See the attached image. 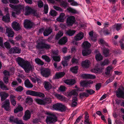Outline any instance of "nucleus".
<instances>
[{
    "mask_svg": "<svg viewBox=\"0 0 124 124\" xmlns=\"http://www.w3.org/2000/svg\"><path fill=\"white\" fill-rule=\"evenodd\" d=\"M16 61L19 65L27 73H29L30 70L33 69V66L31 65L29 62L25 61L20 57H18L16 59Z\"/></svg>",
    "mask_w": 124,
    "mask_h": 124,
    "instance_id": "f257e3e1",
    "label": "nucleus"
},
{
    "mask_svg": "<svg viewBox=\"0 0 124 124\" xmlns=\"http://www.w3.org/2000/svg\"><path fill=\"white\" fill-rule=\"evenodd\" d=\"M26 94L35 97H44L45 95L44 93L40 92H38L35 91L31 90H28L26 92Z\"/></svg>",
    "mask_w": 124,
    "mask_h": 124,
    "instance_id": "f03ea898",
    "label": "nucleus"
},
{
    "mask_svg": "<svg viewBox=\"0 0 124 124\" xmlns=\"http://www.w3.org/2000/svg\"><path fill=\"white\" fill-rule=\"evenodd\" d=\"M53 108L54 109L58 110L63 112L66 110L65 107L62 104L60 103H57L54 104L53 106Z\"/></svg>",
    "mask_w": 124,
    "mask_h": 124,
    "instance_id": "7ed1b4c3",
    "label": "nucleus"
},
{
    "mask_svg": "<svg viewBox=\"0 0 124 124\" xmlns=\"http://www.w3.org/2000/svg\"><path fill=\"white\" fill-rule=\"evenodd\" d=\"M51 116H48L46 119V122L47 124L54 123L57 121V117L55 116V115L53 114L50 113Z\"/></svg>",
    "mask_w": 124,
    "mask_h": 124,
    "instance_id": "20e7f679",
    "label": "nucleus"
},
{
    "mask_svg": "<svg viewBox=\"0 0 124 124\" xmlns=\"http://www.w3.org/2000/svg\"><path fill=\"white\" fill-rule=\"evenodd\" d=\"M9 6L12 9H14L16 11V14H19L20 12V10L23 9L24 8L23 5H19L17 6L14 5L12 4H10Z\"/></svg>",
    "mask_w": 124,
    "mask_h": 124,
    "instance_id": "39448f33",
    "label": "nucleus"
},
{
    "mask_svg": "<svg viewBox=\"0 0 124 124\" xmlns=\"http://www.w3.org/2000/svg\"><path fill=\"white\" fill-rule=\"evenodd\" d=\"M41 75L45 78H48L51 76V70L47 68L43 69L41 70L40 71Z\"/></svg>",
    "mask_w": 124,
    "mask_h": 124,
    "instance_id": "423d86ee",
    "label": "nucleus"
},
{
    "mask_svg": "<svg viewBox=\"0 0 124 124\" xmlns=\"http://www.w3.org/2000/svg\"><path fill=\"white\" fill-rule=\"evenodd\" d=\"M2 107L4 108L7 111H9L10 110L11 108L9 100L6 99L3 102L2 104Z\"/></svg>",
    "mask_w": 124,
    "mask_h": 124,
    "instance_id": "0eeeda50",
    "label": "nucleus"
},
{
    "mask_svg": "<svg viewBox=\"0 0 124 124\" xmlns=\"http://www.w3.org/2000/svg\"><path fill=\"white\" fill-rule=\"evenodd\" d=\"M6 29L5 34L8 37H13L14 32L11 27H6Z\"/></svg>",
    "mask_w": 124,
    "mask_h": 124,
    "instance_id": "6e6552de",
    "label": "nucleus"
},
{
    "mask_svg": "<svg viewBox=\"0 0 124 124\" xmlns=\"http://www.w3.org/2000/svg\"><path fill=\"white\" fill-rule=\"evenodd\" d=\"M9 52L11 54H20L21 52V49L19 47L15 46L10 49Z\"/></svg>",
    "mask_w": 124,
    "mask_h": 124,
    "instance_id": "1a4fd4ad",
    "label": "nucleus"
},
{
    "mask_svg": "<svg viewBox=\"0 0 124 124\" xmlns=\"http://www.w3.org/2000/svg\"><path fill=\"white\" fill-rule=\"evenodd\" d=\"M33 24L30 21L27 19L25 20L24 23V27L27 29H30L32 27Z\"/></svg>",
    "mask_w": 124,
    "mask_h": 124,
    "instance_id": "9d476101",
    "label": "nucleus"
},
{
    "mask_svg": "<svg viewBox=\"0 0 124 124\" xmlns=\"http://www.w3.org/2000/svg\"><path fill=\"white\" fill-rule=\"evenodd\" d=\"M12 27L16 31L20 30L21 28V26L19 24L15 21L13 22L12 23Z\"/></svg>",
    "mask_w": 124,
    "mask_h": 124,
    "instance_id": "9b49d317",
    "label": "nucleus"
},
{
    "mask_svg": "<svg viewBox=\"0 0 124 124\" xmlns=\"http://www.w3.org/2000/svg\"><path fill=\"white\" fill-rule=\"evenodd\" d=\"M75 19V17L71 16L68 17L67 20V23L68 26L72 25L74 23Z\"/></svg>",
    "mask_w": 124,
    "mask_h": 124,
    "instance_id": "f8f14e48",
    "label": "nucleus"
},
{
    "mask_svg": "<svg viewBox=\"0 0 124 124\" xmlns=\"http://www.w3.org/2000/svg\"><path fill=\"white\" fill-rule=\"evenodd\" d=\"M116 95L118 97H121L124 99V90L119 88L116 91Z\"/></svg>",
    "mask_w": 124,
    "mask_h": 124,
    "instance_id": "ddd939ff",
    "label": "nucleus"
},
{
    "mask_svg": "<svg viewBox=\"0 0 124 124\" xmlns=\"http://www.w3.org/2000/svg\"><path fill=\"white\" fill-rule=\"evenodd\" d=\"M84 37L83 33L80 32L74 37V40L76 41H79L82 39Z\"/></svg>",
    "mask_w": 124,
    "mask_h": 124,
    "instance_id": "4468645a",
    "label": "nucleus"
},
{
    "mask_svg": "<svg viewBox=\"0 0 124 124\" xmlns=\"http://www.w3.org/2000/svg\"><path fill=\"white\" fill-rule=\"evenodd\" d=\"M65 74V73L63 72H57L54 76L53 78L54 79H57L62 78Z\"/></svg>",
    "mask_w": 124,
    "mask_h": 124,
    "instance_id": "2eb2a0df",
    "label": "nucleus"
},
{
    "mask_svg": "<svg viewBox=\"0 0 124 124\" xmlns=\"http://www.w3.org/2000/svg\"><path fill=\"white\" fill-rule=\"evenodd\" d=\"M90 64V62L89 60H86L82 61V66L84 68H88L89 67Z\"/></svg>",
    "mask_w": 124,
    "mask_h": 124,
    "instance_id": "dca6fc26",
    "label": "nucleus"
},
{
    "mask_svg": "<svg viewBox=\"0 0 124 124\" xmlns=\"http://www.w3.org/2000/svg\"><path fill=\"white\" fill-rule=\"evenodd\" d=\"M8 94L4 92H0V96L1 101H3L5 100L9 96Z\"/></svg>",
    "mask_w": 124,
    "mask_h": 124,
    "instance_id": "f3484780",
    "label": "nucleus"
},
{
    "mask_svg": "<svg viewBox=\"0 0 124 124\" xmlns=\"http://www.w3.org/2000/svg\"><path fill=\"white\" fill-rule=\"evenodd\" d=\"M31 116V113L28 110L26 111L25 113V115L23 117V119L25 120H27L29 119Z\"/></svg>",
    "mask_w": 124,
    "mask_h": 124,
    "instance_id": "a211bd4d",
    "label": "nucleus"
},
{
    "mask_svg": "<svg viewBox=\"0 0 124 124\" xmlns=\"http://www.w3.org/2000/svg\"><path fill=\"white\" fill-rule=\"evenodd\" d=\"M52 30L51 28L49 27L46 28L43 32V34L45 36H47L52 32Z\"/></svg>",
    "mask_w": 124,
    "mask_h": 124,
    "instance_id": "6ab92c4d",
    "label": "nucleus"
},
{
    "mask_svg": "<svg viewBox=\"0 0 124 124\" xmlns=\"http://www.w3.org/2000/svg\"><path fill=\"white\" fill-rule=\"evenodd\" d=\"M65 18V14L64 13H61L59 16L56 19L57 20L58 22H63Z\"/></svg>",
    "mask_w": 124,
    "mask_h": 124,
    "instance_id": "aec40b11",
    "label": "nucleus"
},
{
    "mask_svg": "<svg viewBox=\"0 0 124 124\" xmlns=\"http://www.w3.org/2000/svg\"><path fill=\"white\" fill-rule=\"evenodd\" d=\"M33 10L29 6H26L25 7V15H29L30 14H32L33 11Z\"/></svg>",
    "mask_w": 124,
    "mask_h": 124,
    "instance_id": "412c9836",
    "label": "nucleus"
},
{
    "mask_svg": "<svg viewBox=\"0 0 124 124\" xmlns=\"http://www.w3.org/2000/svg\"><path fill=\"white\" fill-rule=\"evenodd\" d=\"M24 84L25 86L27 88H31L33 87V85L30 83L28 79L25 81Z\"/></svg>",
    "mask_w": 124,
    "mask_h": 124,
    "instance_id": "4be33fe9",
    "label": "nucleus"
},
{
    "mask_svg": "<svg viewBox=\"0 0 124 124\" xmlns=\"http://www.w3.org/2000/svg\"><path fill=\"white\" fill-rule=\"evenodd\" d=\"M2 20L5 22L8 23L10 22V18L9 14H7L5 16H3Z\"/></svg>",
    "mask_w": 124,
    "mask_h": 124,
    "instance_id": "5701e85b",
    "label": "nucleus"
},
{
    "mask_svg": "<svg viewBox=\"0 0 124 124\" xmlns=\"http://www.w3.org/2000/svg\"><path fill=\"white\" fill-rule=\"evenodd\" d=\"M64 82L67 85H72L75 83L76 81L74 79H66L64 80Z\"/></svg>",
    "mask_w": 124,
    "mask_h": 124,
    "instance_id": "b1692460",
    "label": "nucleus"
},
{
    "mask_svg": "<svg viewBox=\"0 0 124 124\" xmlns=\"http://www.w3.org/2000/svg\"><path fill=\"white\" fill-rule=\"evenodd\" d=\"M0 88L5 90H8L9 89L7 86L5 85L2 81L1 80H0Z\"/></svg>",
    "mask_w": 124,
    "mask_h": 124,
    "instance_id": "393cba45",
    "label": "nucleus"
},
{
    "mask_svg": "<svg viewBox=\"0 0 124 124\" xmlns=\"http://www.w3.org/2000/svg\"><path fill=\"white\" fill-rule=\"evenodd\" d=\"M99 51L97 50H96L95 52L96 53H98L95 56V58L97 61H99L101 60L103 58L102 57L100 53H98Z\"/></svg>",
    "mask_w": 124,
    "mask_h": 124,
    "instance_id": "a878e982",
    "label": "nucleus"
},
{
    "mask_svg": "<svg viewBox=\"0 0 124 124\" xmlns=\"http://www.w3.org/2000/svg\"><path fill=\"white\" fill-rule=\"evenodd\" d=\"M44 87L46 90H48L51 88L52 85L50 82L45 81L44 83Z\"/></svg>",
    "mask_w": 124,
    "mask_h": 124,
    "instance_id": "bb28decb",
    "label": "nucleus"
},
{
    "mask_svg": "<svg viewBox=\"0 0 124 124\" xmlns=\"http://www.w3.org/2000/svg\"><path fill=\"white\" fill-rule=\"evenodd\" d=\"M113 29L118 31L122 29V24L120 23H116L112 26Z\"/></svg>",
    "mask_w": 124,
    "mask_h": 124,
    "instance_id": "cd10ccee",
    "label": "nucleus"
},
{
    "mask_svg": "<svg viewBox=\"0 0 124 124\" xmlns=\"http://www.w3.org/2000/svg\"><path fill=\"white\" fill-rule=\"evenodd\" d=\"M82 54L84 56L88 55L90 54L91 51L88 48L85 49L82 51Z\"/></svg>",
    "mask_w": 124,
    "mask_h": 124,
    "instance_id": "c85d7f7f",
    "label": "nucleus"
},
{
    "mask_svg": "<svg viewBox=\"0 0 124 124\" xmlns=\"http://www.w3.org/2000/svg\"><path fill=\"white\" fill-rule=\"evenodd\" d=\"M67 94V96L68 97H71L73 95L76 96L78 95V93L75 90L68 92Z\"/></svg>",
    "mask_w": 124,
    "mask_h": 124,
    "instance_id": "c756f323",
    "label": "nucleus"
},
{
    "mask_svg": "<svg viewBox=\"0 0 124 124\" xmlns=\"http://www.w3.org/2000/svg\"><path fill=\"white\" fill-rule=\"evenodd\" d=\"M67 41V37H64L59 40L58 43L60 44H64L66 43Z\"/></svg>",
    "mask_w": 124,
    "mask_h": 124,
    "instance_id": "7c9ffc66",
    "label": "nucleus"
},
{
    "mask_svg": "<svg viewBox=\"0 0 124 124\" xmlns=\"http://www.w3.org/2000/svg\"><path fill=\"white\" fill-rule=\"evenodd\" d=\"M18 118L14 117L13 116H11L9 117V122L12 123H16L17 121Z\"/></svg>",
    "mask_w": 124,
    "mask_h": 124,
    "instance_id": "2f4dec72",
    "label": "nucleus"
},
{
    "mask_svg": "<svg viewBox=\"0 0 124 124\" xmlns=\"http://www.w3.org/2000/svg\"><path fill=\"white\" fill-rule=\"evenodd\" d=\"M44 42L41 41L38 43L36 46V48L38 49H43Z\"/></svg>",
    "mask_w": 124,
    "mask_h": 124,
    "instance_id": "473e14b6",
    "label": "nucleus"
},
{
    "mask_svg": "<svg viewBox=\"0 0 124 124\" xmlns=\"http://www.w3.org/2000/svg\"><path fill=\"white\" fill-rule=\"evenodd\" d=\"M112 69L113 67L112 66L110 65L108 66L106 68L105 72V74L107 75H108L110 74V70Z\"/></svg>",
    "mask_w": 124,
    "mask_h": 124,
    "instance_id": "72a5a7b5",
    "label": "nucleus"
},
{
    "mask_svg": "<svg viewBox=\"0 0 124 124\" xmlns=\"http://www.w3.org/2000/svg\"><path fill=\"white\" fill-rule=\"evenodd\" d=\"M76 31L75 30H69L66 32V34L69 36H72L75 33Z\"/></svg>",
    "mask_w": 124,
    "mask_h": 124,
    "instance_id": "f704fd0d",
    "label": "nucleus"
},
{
    "mask_svg": "<svg viewBox=\"0 0 124 124\" xmlns=\"http://www.w3.org/2000/svg\"><path fill=\"white\" fill-rule=\"evenodd\" d=\"M3 46L1 47L2 48H6L8 49H10L11 47V45H10L9 43L8 42H5L3 45Z\"/></svg>",
    "mask_w": 124,
    "mask_h": 124,
    "instance_id": "c9c22d12",
    "label": "nucleus"
},
{
    "mask_svg": "<svg viewBox=\"0 0 124 124\" xmlns=\"http://www.w3.org/2000/svg\"><path fill=\"white\" fill-rule=\"evenodd\" d=\"M91 46L90 44L86 41L83 42L82 45V47L85 48H87L90 47Z\"/></svg>",
    "mask_w": 124,
    "mask_h": 124,
    "instance_id": "e433bc0d",
    "label": "nucleus"
},
{
    "mask_svg": "<svg viewBox=\"0 0 124 124\" xmlns=\"http://www.w3.org/2000/svg\"><path fill=\"white\" fill-rule=\"evenodd\" d=\"M55 96L58 99L61 101H63L65 99L64 97L61 94H55Z\"/></svg>",
    "mask_w": 124,
    "mask_h": 124,
    "instance_id": "4c0bfd02",
    "label": "nucleus"
},
{
    "mask_svg": "<svg viewBox=\"0 0 124 124\" xmlns=\"http://www.w3.org/2000/svg\"><path fill=\"white\" fill-rule=\"evenodd\" d=\"M67 10L68 12L72 13L77 14L78 13L77 11L75 9L70 7L67 8Z\"/></svg>",
    "mask_w": 124,
    "mask_h": 124,
    "instance_id": "58836bf2",
    "label": "nucleus"
},
{
    "mask_svg": "<svg viewBox=\"0 0 124 124\" xmlns=\"http://www.w3.org/2000/svg\"><path fill=\"white\" fill-rule=\"evenodd\" d=\"M63 34L62 31H60L56 35V39L57 40L58 39L63 35Z\"/></svg>",
    "mask_w": 124,
    "mask_h": 124,
    "instance_id": "ea45409f",
    "label": "nucleus"
},
{
    "mask_svg": "<svg viewBox=\"0 0 124 124\" xmlns=\"http://www.w3.org/2000/svg\"><path fill=\"white\" fill-rule=\"evenodd\" d=\"M23 110V108L20 105H19L18 107L14 110L15 113H17L18 112L22 111Z\"/></svg>",
    "mask_w": 124,
    "mask_h": 124,
    "instance_id": "a19ab883",
    "label": "nucleus"
},
{
    "mask_svg": "<svg viewBox=\"0 0 124 124\" xmlns=\"http://www.w3.org/2000/svg\"><path fill=\"white\" fill-rule=\"evenodd\" d=\"M110 62L108 59H106L104 60L103 61L101 62V66H104L108 65L109 63Z\"/></svg>",
    "mask_w": 124,
    "mask_h": 124,
    "instance_id": "79ce46f5",
    "label": "nucleus"
},
{
    "mask_svg": "<svg viewBox=\"0 0 124 124\" xmlns=\"http://www.w3.org/2000/svg\"><path fill=\"white\" fill-rule=\"evenodd\" d=\"M52 57L54 60L55 61L59 62L60 61V58L59 56L52 55Z\"/></svg>",
    "mask_w": 124,
    "mask_h": 124,
    "instance_id": "37998d69",
    "label": "nucleus"
},
{
    "mask_svg": "<svg viewBox=\"0 0 124 124\" xmlns=\"http://www.w3.org/2000/svg\"><path fill=\"white\" fill-rule=\"evenodd\" d=\"M80 84L83 87H87L89 86L87 81H81L80 82Z\"/></svg>",
    "mask_w": 124,
    "mask_h": 124,
    "instance_id": "c03bdc74",
    "label": "nucleus"
},
{
    "mask_svg": "<svg viewBox=\"0 0 124 124\" xmlns=\"http://www.w3.org/2000/svg\"><path fill=\"white\" fill-rule=\"evenodd\" d=\"M78 69V66H77L71 68L70 69L71 71L73 73H77Z\"/></svg>",
    "mask_w": 124,
    "mask_h": 124,
    "instance_id": "a18cd8bd",
    "label": "nucleus"
},
{
    "mask_svg": "<svg viewBox=\"0 0 124 124\" xmlns=\"http://www.w3.org/2000/svg\"><path fill=\"white\" fill-rule=\"evenodd\" d=\"M33 99L31 97H27L25 100V102L26 103L30 104L33 102Z\"/></svg>",
    "mask_w": 124,
    "mask_h": 124,
    "instance_id": "49530a36",
    "label": "nucleus"
},
{
    "mask_svg": "<svg viewBox=\"0 0 124 124\" xmlns=\"http://www.w3.org/2000/svg\"><path fill=\"white\" fill-rule=\"evenodd\" d=\"M35 61L38 64L43 65L44 64V62L39 58L36 59H35Z\"/></svg>",
    "mask_w": 124,
    "mask_h": 124,
    "instance_id": "de8ad7c7",
    "label": "nucleus"
},
{
    "mask_svg": "<svg viewBox=\"0 0 124 124\" xmlns=\"http://www.w3.org/2000/svg\"><path fill=\"white\" fill-rule=\"evenodd\" d=\"M51 45L48 44L44 42L43 49H48L50 48Z\"/></svg>",
    "mask_w": 124,
    "mask_h": 124,
    "instance_id": "09e8293b",
    "label": "nucleus"
},
{
    "mask_svg": "<svg viewBox=\"0 0 124 124\" xmlns=\"http://www.w3.org/2000/svg\"><path fill=\"white\" fill-rule=\"evenodd\" d=\"M109 52V50L108 49L106 48L103 49V52L104 55L105 57H107L108 56Z\"/></svg>",
    "mask_w": 124,
    "mask_h": 124,
    "instance_id": "8fccbe9b",
    "label": "nucleus"
},
{
    "mask_svg": "<svg viewBox=\"0 0 124 124\" xmlns=\"http://www.w3.org/2000/svg\"><path fill=\"white\" fill-rule=\"evenodd\" d=\"M42 58L45 60L46 61L48 62H49L51 60L50 59L49 57L46 55H43L42 56Z\"/></svg>",
    "mask_w": 124,
    "mask_h": 124,
    "instance_id": "3c124183",
    "label": "nucleus"
},
{
    "mask_svg": "<svg viewBox=\"0 0 124 124\" xmlns=\"http://www.w3.org/2000/svg\"><path fill=\"white\" fill-rule=\"evenodd\" d=\"M35 101L38 104H44V102L43 100L39 99H36Z\"/></svg>",
    "mask_w": 124,
    "mask_h": 124,
    "instance_id": "603ef678",
    "label": "nucleus"
},
{
    "mask_svg": "<svg viewBox=\"0 0 124 124\" xmlns=\"http://www.w3.org/2000/svg\"><path fill=\"white\" fill-rule=\"evenodd\" d=\"M71 62L72 63H75L77 64H78V60L74 57L71 60Z\"/></svg>",
    "mask_w": 124,
    "mask_h": 124,
    "instance_id": "864d4df0",
    "label": "nucleus"
},
{
    "mask_svg": "<svg viewBox=\"0 0 124 124\" xmlns=\"http://www.w3.org/2000/svg\"><path fill=\"white\" fill-rule=\"evenodd\" d=\"M91 70L93 72L97 73L100 71V69L99 68H94L91 69Z\"/></svg>",
    "mask_w": 124,
    "mask_h": 124,
    "instance_id": "5fc2aeb1",
    "label": "nucleus"
},
{
    "mask_svg": "<svg viewBox=\"0 0 124 124\" xmlns=\"http://www.w3.org/2000/svg\"><path fill=\"white\" fill-rule=\"evenodd\" d=\"M3 73L4 76L8 77L10 75L9 72L6 70H5Z\"/></svg>",
    "mask_w": 124,
    "mask_h": 124,
    "instance_id": "6e6d98bb",
    "label": "nucleus"
},
{
    "mask_svg": "<svg viewBox=\"0 0 124 124\" xmlns=\"http://www.w3.org/2000/svg\"><path fill=\"white\" fill-rule=\"evenodd\" d=\"M9 2L12 4H16L19 3L18 0H8Z\"/></svg>",
    "mask_w": 124,
    "mask_h": 124,
    "instance_id": "4d7b16f0",
    "label": "nucleus"
},
{
    "mask_svg": "<svg viewBox=\"0 0 124 124\" xmlns=\"http://www.w3.org/2000/svg\"><path fill=\"white\" fill-rule=\"evenodd\" d=\"M85 91L89 94L91 95L95 93V91L92 89L86 90Z\"/></svg>",
    "mask_w": 124,
    "mask_h": 124,
    "instance_id": "13d9d810",
    "label": "nucleus"
},
{
    "mask_svg": "<svg viewBox=\"0 0 124 124\" xmlns=\"http://www.w3.org/2000/svg\"><path fill=\"white\" fill-rule=\"evenodd\" d=\"M23 87L20 86L16 87L15 90L17 91L21 92L23 90Z\"/></svg>",
    "mask_w": 124,
    "mask_h": 124,
    "instance_id": "bf43d9fd",
    "label": "nucleus"
},
{
    "mask_svg": "<svg viewBox=\"0 0 124 124\" xmlns=\"http://www.w3.org/2000/svg\"><path fill=\"white\" fill-rule=\"evenodd\" d=\"M80 96L81 97H87L89 96V94L85 92H82L80 93Z\"/></svg>",
    "mask_w": 124,
    "mask_h": 124,
    "instance_id": "052dcab7",
    "label": "nucleus"
},
{
    "mask_svg": "<svg viewBox=\"0 0 124 124\" xmlns=\"http://www.w3.org/2000/svg\"><path fill=\"white\" fill-rule=\"evenodd\" d=\"M3 80L5 83L7 84L8 82V77L4 76L3 78Z\"/></svg>",
    "mask_w": 124,
    "mask_h": 124,
    "instance_id": "680f3d73",
    "label": "nucleus"
},
{
    "mask_svg": "<svg viewBox=\"0 0 124 124\" xmlns=\"http://www.w3.org/2000/svg\"><path fill=\"white\" fill-rule=\"evenodd\" d=\"M53 8L57 11H59L60 12L62 11H63V10L62 8L56 6H54Z\"/></svg>",
    "mask_w": 124,
    "mask_h": 124,
    "instance_id": "e2e57ef3",
    "label": "nucleus"
},
{
    "mask_svg": "<svg viewBox=\"0 0 124 124\" xmlns=\"http://www.w3.org/2000/svg\"><path fill=\"white\" fill-rule=\"evenodd\" d=\"M44 11L45 14H47L48 13V6L47 5L45 4L44 6Z\"/></svg>",
    "mask_w": 124,
    "mask_h": 124,
    "instance_id": "0e129e2a",
    "label": "nucleus"
},
{
    "mask_svg": "<svg viewBox=\"0 0 124 124\" xmlns=\"http://www.w3.org/2000/svg\"><path fill=\"white\" fill-rule=\"evenodd\" d=\"M38 5L39 7L40 8L43 7V2L40 0L38 1Z\"/></svg>",
    "mask_w": 124,
    "mask_h": 124,
    "instance_id": "69168bd1",
    "label": "nucleus"
},
{
    "mask_svg": "<svg viewBox=\"0 0 124 124\" xmlns=\"http://www.w3.org/2000/svg\"><path fill=\"white\" fill-rule=\"evenodd\" d=\"M50 15L53 16H55L56 15V12L54 10H51L50 12Z\"/></svg>",
    "mask_w": 124,
    "mask_h": 124,
    "instance_id": "338daca9",
    "label": "nucleus"
},
{
    "mask_svg": "<svg viewBox=\"0 0 124 124\" xmlns=\"http://www.w3.org/2000/svg\"><path fill=\"white\" fill-rule=\"evenodd\" d=\"M59 90L61 92L64 91L66 90V87L65 86L62 85L60 87Z\"/></svg>",
    "mask_w": 124,
    "mask_h": 124,
    "instance_id": "774afa93",
    "label": "nucleus"
}]
</instances>
